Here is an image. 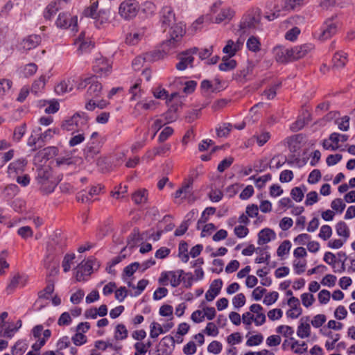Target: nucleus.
Returning a JSON list of instances; mask_svg holds the SVG:
<instances>
[{
  "label": "nucleus",
  "mask_w": 355,
  "mask_h": 355,
  "mask_svg": "<svg viewBox=\"0 0 355 355\" xmlns=\"http://www.w3.org/2000/svg\"><path fill=\"white\" fill-rule=\"evenodd\" d=\"M37 180L41 186V189L45 193L53 192L57 184L56 180L52 175V170L48 166H44L37 169Z\"/></svg>",
  "instance_id": "obj_1"
},
{
  "label": "nucleus",
  "mask_w": 355,
  "mask_h": 355,
  "mask_svg": "<svg viewBox=\"0 0 355 355\" xmlns=\"http://www.w3.org/2000/svg\"><path fill=\"white\" fill-rule=\"evenodd\" d=\"M87 116L85 113H76L72 116L64 119L61 124L62 129L71 131L74 128H80L82 131L85 128H87Z\"/></svg>",
  "instance_id": "obj_2"
},
{
  "label": "nucleus",
  "mask_w": 355,
  "mask_h": 355,
  "mask_svg": "<svg viewBox=\"0 0 355 355\" xmlns=\"http://www.w3.org/2000/svg\"><path fill=\"white\" fill-rule=\"evenodd\" d=\"M279 11L262 15L259 8H251L243 15L242 22H260L262 19L273 21L279 15Z\"/></svg>",
  "instance_id": "obj_3"
},
{
  "label": "nucleus",
  "mask_w": 355,
  "mask_h": 355,
  "mask_svg": "<svg viewBox=\"0 0 355 355\" xmlns=\"http://www.w3.org/2000/svg\"><path fill=\"white\" fill-rule=\"evenodd\" d=\"M139 8L136 0H126L121 3L119 12L125 20H130L137 15Z\"/></svg>",
  "instance_id": "obj_4"
},
{
  "label": "nucleus",
  "mask_w": 355,
  "mask_h": 355,
  "mask_svg": "<svg viewBox=\"0 0 355 355\" xmlns=\"http://www.w3.org/2000/svg\"><path fill=\"white\" fill-rule=\"evenodd\" d=\"M99 266L98 263H96L95 259H88L87 261H82L78 265L76 268V279L78 282H82L85 280V277L89 276L93 270V267Z\"/></svg>",
  "instance_id": "obj_5"
},
{
  "label": "nucleus",
  "mask_w": 355,
  "mask_h": 355,
  "mask_svg": "<svg viewBox=\"0 0 355 355\" xmlns=\"http://www.w3.org/2000/svg\"><path fill=\"white\" fill-rule=\"evenodd\" d=\"M146 31L145 26L134 24L126 36L125 43L129 45L137 44L145 35Z\"/></svg>",
  "instance_id": "obj_6"
},
{
  "label": "nucleus",
  "mask_w": 355,
  "mask_h": 355,
  "mask_svg": "<svg viewBox=\"0 0 355 355\" xmlns=\"http://www.w3.org/2000/svg\"><path fill=\"white\" fill-rule=\"evenodd\" d=\"M314 49L312 44H304L289 49L291 53V61H294L304 58Z\"/></svg>",
  "instance_id": "obj_7"
},
{
  "label": "nucleus",
  "mask_w": 355,
  "mask_h": 355,
  "mask_svg": "<svg viewBox=\"0 0 355 355\" xmlns=\"http://www.w3.org/2000/svg\"><path fill=\"white\" fill-rule=\"evenodd\" d=\"M59 134L60 130L58 128H49L44 132L41 133L37 139L31 136L28 139V144L30 146H33L39 142L44 143L49 141L53 139L55 135Z\"/></svg>",
  "instance_id": "obj_8"
},
{
  "label": "nucleus",
  "mask_w": 355,
  "mask_h": 355,
  "mask_svg": "<svg viewBox=\"0 0 355 355\" xmlns=\"http://www.w3.org/2000/svg\"><path fill=\"white\" fill-rule=\"evenodd\" d=\"M287 304L291 307L286 311L287 317L292 319L297 318L302 313L299 299L295 297H291L288 300Z\"/></svg>",
  "instance_id": "obj_9"
},
{
  "label": "nucleus",
  "mask_w": 355,
  "mask_h": 355,
  "mask_svg": "<svg viewBox=\"0 0 355 355\" xmlns=\"http://www.w3.org/2000/svg\"><path fill=\"white\" fill-rule=\"evenodd\" d=\"M94 71L99 76H107L110 73L111 66L106 59L98 58L96 60Z\"/></svg>",
  "instance_id": "obj_10"
},
{
  "label": "nucleus",
  "mask_w": 355,
  "mask_h": 355,
  "mask_svg": "<svg viewBox=\"0 0 355 355\" xmlns=\"http://www.w3.org/2000/svg\"><path fill=\"white\" fill-rule=\"evenodd\" d=\"M86 31H83L81 32L77 40L76 44H78V51L80 53H87L89 51L94 47V43L89 41V35L86 37Z\"/></svg>",
  "instance_id": "obj_11"
},
{
  "label": "nucleus",
  "mask_w": 355,
  "mask_h": 355,
  "mask_svg": "<svg viewBox=\"0 0 355 355\" xmlns=\"http://www.w3.org/2000/svg\"><path fill=\"white\" fill-rule=\"evenodd\" d=\"M185 33L186 28L184 24H168L169 37H173L180 42Z\"/></svg>",
  "instance_id": "obj_12"
},
{
  "label": "nucleus",
  "mask_w": 355,
  "mask_h": 355,
  "mask_svg": "<svg viewBox=\"0 0 355 355\" xmlns=\"http://www.w3.org/2000/svg\"><path fill=\"white\" fill-rule=\"evenodd\" d=\"M41 38L37 35H31L24 38L19 44V49L27 51L35 49L40 43Z\"/></svg>",
  "instance_id": "obj_13"
},
{
  "label": "nucleus",
  "mask_w": 355,
  "mask_h": 355,
  "mask_svg": "<svg viewBox=\"0 0 355 355\" xmlns=\"http://www.w3.org/2000/svg\"><path fill=\"white\" fill-rule=\"evenodd\" d=\"M27 164L25 159L21 158L10 163L8 166V173L10 176H15L21 174Z\"/></svg>",
  "instance_id": "obj_14"
},
{
  "label": "nucleus",
  "mask_w": 355,
  "mask_h": 355,
  "mask_svg": "<svg viewBox=\"0 0 355 355\" xmlns=\"http://www.w3.org/2000/svg\"><path fill=\"white\" fill-rule=\"evenodd\" d=\"M223 286V281L220 279H215L211 284L209 288L205 293V299L208 302L213 301L220 293Z\"/></svg>",
  "instance_id": "obj_15"
},
{
  "label": "nucleus",
  "mask_w": 355,
  "mask_h": 355,
  "mask_svg": "<svg viewBox=\"0 0 355 355\" xmlns=\"http://www.w3.org/2000/svg\"><path fill=\"white\" fill-rule=\"evenodd\" d=\"M275 58L278 62L286 63L291 61L290 49L282 46H277L273 49Z\"/></svg>",
  "instance_id": "obj_16"
},
{
  "label": "nucleus",
  "mask_w": 355,
  "mask_h": 355,
  "mask_svg": "<svg viewBox=\"0 0 355 355\" xmlns=\"http://www.w3.org/2000/svg\"><path fill=\"white\" fill-rule=\"evenodd\" d=\"M250 312L254 315V322L257 326L262 325L266 322V315L262 312L263 308L260 304H253L250 306Z\"/></svg>",
  "instance_id": "obj_17"
},
{
  "label": "nucleus",
  "mask_w": 355,
  "mask_h": 355,
  "mask_svg": "<svg viewBox=\"0 0 355 355\" xmlns=\"http://www.w3.org/2000/svg\"><path fill=\"white\" fill-rule=\"evenodd\" d=\"M180 60L176 64V69L179 71L185 70L188 67H192L194 58L191 55H187L185 52H182L178 56Z\"/></svg>",
  "instance_id": "obj_18"
},
{
  "label": "nucleus",
  "mask_w": 355,
  "mask_h": 355,
  "mask_svg": "<svg viewBox=\"0 0 355 355\" xmlns=\"http://www.w3.org/2000/svg\"><path fill=\"white\" fill-rule=\"evenodd\" d=\"M98 7V1H94L89 7L84 9L80 19H83V17L97 19L101 12L105 13V10L97 11Z\"/></svg>",
  "instance_id": "obj_19"
},
{
  "label": "nucleus",
  "mask_w": 355,
  "mask_h": 355,
  "mask_svg": "<svg viewBox=\"0 0 355 355\" xmlns=\"http://www.w3.org/2000/svg\"><path fill=\"white\" fill-rule=\"evenodd\" d=\"M336 31V26L335 24H330L322 28L320 31H316L314 34L315 37L320 40H325L331 37Z\"/></svg>",
  "instance_id": "obj_20"
},
{
  "label": "nucleus",
  "mask_w": 355,
  "mask_h": 355,
  "mask_svg": "<svg viewBox=\"0 0 355 355\" xmlns=\"http://www.w3.org/2000/svg\"><path fill=\"white\" fill-rule=\"evenodd\" d=\"M27 281L28 277L26 275L16 274L10 279V282L7 286V290L8 291H12L17 288L24 287L26 284Z\"/></svg>",
  "instance_id": "obj_21"
},
{
  "label": "nucleus",
  "mask_w": 355,
  "mask_h": 355,
  "mask_svg": "<svg viewBox=\"0 0 355 355\" xmlns=\"http://www.w3.org/2000/svg\"><path fill=\"white\" fill-rule=\"evenodd\" d=\"M102 91L101 84L94 77L92 83H90L86 93L87 98H94L98 97Z\"/></svg>",
  "instance_id": "obj_22"
},
{
  "label": "nucleus",
  "mask_w": 355,
  "mask_h": 355,
  "mask_svg": "<svg viewBox=\"0 0 355 355\" xmlns=\"http://www.w3.org/2000/svg\"><path fill=\"white\" fill-rule=\"evenodd\" d=\"M276 238V234L273 230L269 228H265L261 230L258 234V244L263 245L269 243Z\"/></svg>",
  "instance_id": "obj_23"
},
{
  "label": "nucleus",
  "mask_w": 355,
  "mask_h": 355,
  "mask_svg": "<svg viewBox=\"0 0 355 355\" xmlns=\"http://www.w3.org/2000/svg\"><path fill=\"white\" fill-rule=\"evenodd\" d=\"M61 1L67 2L68 0H57L55 1L50 3L45 8L44 11V17L46 21L52 20V17L56 14L59 10L58 4H60Z\"/></svg>",
  "instance_id": "obj_24"
},
{
  "label": "nucleus",
  "mask_w": 355,
  "mask_h": 355,
  "mask_svg": "<svg viewBox=\"0 0 355 355\" xmlns=\"http://www.w3.org/2000/svg\"><path fill=\"white\" fill-rule=\"evenodd\" d=\"M75 79L69 78L62 80L55 87V91L58 94H64L69 92L73 89Z\"/></svg>",
  "instance_id": "obj_25"
},
{
  "label": "nucleus",
  "mask_w": 355,
  "mask_h": 355,
  "mask_svg": "<svg viewBox=\"0 0 355 355\" xmlns=\"http://www.w3.org/2000/svg\"><path fill=\"white\" fill-rule=\"evenodd\" d=\"M193 180L190 179L188 182L184 184L182 186V199H186L189 202H193L196 199V197L193 194Z\"/></svg>",
  "instance_id": "obj_26"
},
{
  "label": "nucleus",
  "mask_w": 355,
  "mask_h": 355,
  "mask_svg": "<svg viewBox=\"0 0 355 355\" xmlns=\"http://www.w3.org/2000/svg\"><path fill=\"white\" fill-rule=\"evenodd\" d=\"M180 42L174 40V38H171L165 42H164L161 45V49L166 55H168L173 52H175V49L180 44Z\"/></svg>",
  "instance_id": "obj_27"
},
{
  "label": "nucleus",
  "mask_w": 355,
  "mask_h": 355,
  "mask_svg": "<svg viewBox=\"0 0 355 355\" xmlns=\"http://www.w3.org/2000/svg\"><path fill=\"white\" fill-rule=\"evenodd\" d=\"M336 234L342 239L347 241L350 236V230L347 225L343 222L340 221L336 225Z\"/></svg>",
  "instance_id": "obj_28"
},
{
  "label": "nucleus",
  "mask_w": 355,
  "mask_h": 355,
  "mask_svg": "<svg viewBox=\"0 0 355 355\" xmlns=\"http://www.w3.org/2000/svg\"><path fill=\"white\" fill-rule=\"evenodd\" d=\"M46 78L45 76H41L38 79L35 80L31 87V92L35 95L42 92L46 85Z\"/></svg>",
  "instance_id": "obj_29"
},
{
  "label": "nucleus",
  "mask_w": 355,
  "mask_h": 355,
  "mask_svg": "<svg viewBox=\"0 0 355 355\" xmlns=\"http://www.w3.org/2000/svg\"><path fill=\"white\" fill-rule=\"evenodd\" d=\"M183 274L184 271L182 270L168 271L169 282L172 287L175 288L180 285Z\"/></svg>",
  "instance_id": "obj_30"
},
{
  "label": "nucleus",
  "mask_w": 355,
  "mask_h": 355,
  "mask_svg": "<svg viewBox=\"0 0 355 355\" xmlns=\"http://www.w3.org/2000/svg\"><path fill=\"white\" fill-rule=\"evenodd\" d=\"M236 62L231 59L229 56H224L222 62L219 64L218 68L220 71H227L234 69L236 67Z\"/></svg>",
  "instance_id": "obj_31"
},
{
  "label": "nucleus",
  "mask_w": 355,
  "mask_h": 355,
  "mask_svg": "<svg viewBox=\"0 0 355 355\" xmlns=\"http://www.w3.org/2000/svg\"><path fill=\"white\" fill-rule=\"evenodd\" d=\"M161 22H173L175 21V16L171 7H164L161 11Z\"/></svg>",
  "instance_id": "obj_32"
},
{
  "label": "nucleus",
  "mask_w": 355,
  "mask_h": 355,
  "mask_svg": "<svg viewBox=\"0 0 355 355\" xmlns=\"http://www.w3.org/2000/svg\"><path fill=\"white\" fill-rule=\"evenodd\" d=\"M306 191L305 186L296 187L291 189V196L292 198L299 202H301L304 196V192Z\"/></svg>",
  "instance_id": "obj_33"
},
{
  "label": "nucleus",
  "mask_w": 355,
  "mask_h": 355,
  "mask_svg": "<svg viewBox=\"0 0 355 355\" xmlns=\"http://www.w3.org/2000/svg\"><path fill=\"white\" fill-rule=\"evenodd\" d=\"M347 62V53L344 52L336 53L333 58L334 66L336 68L343 67Z\"/></svg>",
  "instance_id": "obj_34"
},
{
  "label": "nucleus",
  "mask_w": 355,
  "mask_h": 355,
  "mask_svg": "<svg viewBox=\"0 0 355 355\" xmlns=\"http://www.w3.org/2000/svg\"><path fill=\"white\" fill-rule=\"evenodd\" d=\"M292 341L291 344V349L293 351L294 353L296 354H303L307 350V345L305 342L300 343L297 340H295L293 338H291Z\"/></svg>",
  "instance_id": "obj_35"
},
{
  "label": "nucleus",
  "mask_w": 355,
  "mask_h": 355,
  "mask_svg": "<svg viewBox=\"0 0 355 355\" xmlns=\"http://www.w3.org/2000/svg\"><path fill=\"white\" fill-rule=\"evenodd\" d=\"M147 62H155L161 59H164L166 55L163 52L162 49L155 50L145 53Z\"/></svg>",
  "instance_id": "obj_36"
},
{
  "label": "nucleus",
  "mask_w": 355,
  "mask_h": 355,
  "mask_svg": "<svg viewBox=\"0 0 355 355\" xmlns=\"http://www.w3.org/2000/svg\"><path fill=\"white\" fill-rule=\"evenodd\" d=\"M327 336L329 339L325 343V347L327 350L331 351L334 349L335 343L339 340L340 335L329 331L327 334Z\"/></svg>",
  "instance_id": "obj_37"
},
{
  "label": "nucleus",
  "mask_w": 355,
  "mask_h": 355,
  "mask_svg": "<svg viewBox=\"0 0 355 355\" xmlns=\"http://www.w3.org/2000/svg\"><path fill=\"white\" fill-rule=\"evenodd\" d=\"M156 107V103L153 100L148 101H141L136 104L135 110V111L139 112L141 110H153Z\"/></svg>",
  "instance_id": "obj_38"
},
{
  "label": "nucleus",
  "mask_w": 355,
  "mask_h": 355,
  "mask_svg": "<svg viewBox=\"0 0 355 355\" xmlns=\"http://www.w3.org/2000/svg\"><path fill=\"white\" fill-rule=\"evenodd\" d=\"M270 138V133L268 131H262L259 134L252 137L251 140H256L259 146H263Z\"/></svg>",
  "instance_id": "obj_39"
},
{
  "label": "nucleus",
  "mask_w": 355,
  "mask_h": 355,
  "mask_svg": "<svg viewBox=\"0 0 355 355\" xmlns=\"http://www.w3.org/2000/svg\"><path fill=\"white\" fill-rule=\"evenodd\" d=\"M252 27L251 24H238L237 28H234L236 31L235 34L245 38L246 35H250Z\"/></svg>",
  "instance_id": "obj_40"
},
{
  "label": "nucleus",
  "mask_w": 355,
  "mask_h": 355,
  "mask_svg": "<svg viewBox=\"0 0 355 355\" xmlns=\"http://www.w3.org/2000/svg\"><path fill=\"white\" fill-rule=\"evenodd\" d=\"M128 330L124 324H119L116 325L114 332V338L116 340H124L128 337Z\"/></svg>",
  "instance_id": "obj_41"
},
{
  "label": "nucleus",
  "mask_w": 355,
  "mask_h": 355,
  "mask_svg": "<svg viewBox=\"0 0 355 355\" xmlns=\"http://www.w3.org/2000/svg\"><path fill=\"white\" fill-rule=\"evenodd\" d=\"M164 333H166V331L159 323L153 322L150 324V336L152 338H157L159 334Z\"/></svg>",
  "instance_id": "obj_42"
},
{
  "label": "nucleus",
  "mask_w": 355,
  "mask_h": 355,
  "mask_svg": "<svg viewBox=\"0 0 355 355\" xmlns=\"http://www.w3.org/2000/svg\"><path fill=\"white\" fill-rule=\"evenodd\" d=\"M246 46L249 51L258 52L260 51L261 43L257 37L251 36L248 40Z\"/></svg>",
  "instance_id": "obj_43"
},
{
  "label": "nucleus",
  "mask_w": 355,
  "mask_h": 355,
  "mask_svg": "<svg viewBox=\"0 0 355 355\" xmlns=\"http://www.w3.org/2000/svg\"><path fill=\"white\" fill-rule=\"evenodd\" d=\"M311 327L309 323L302 322L297 331V334L301 338H305L310 336Z\"/></svg>",
  "instance_id": "obj_44"
},
{
  "label": "nucleus",
  "mask_w": 355,
  "mask_h": 355,
  "mask_svg": "<svg viewBox=\"0 0 355 355\" xmlns=\"http://www.w3.org/2000/svg\"><path fill=\"white\" fill-rule=\"evenodd\" d=\"M232 129V125L229 123H224L216 128L218 137H227Z\"/></svg>",
  "instance_id": "obj_45"
},
{
  "label": "nucleus",
  "mask_w": 355,
  "mask_h": 355,
  "mask_svg": "<svg viewBox=\"0 0 355 355\" xmlns=\"http://www.w3.org/2000/svg\"><path fill=\"white\" fill-rule=\"evenodd\" d=\"M349 116H344L335 120V123L338 125L339 130L347 131L349 129Z\"/></svg>",
  "instance_id": "obj_46"
},
{
  "label": "nucleus",
  "mask_w": 355,
  "mask_h": 355,
  "mask_svg": "<svg viewBox=\"0 0 355 355\" xmlns=\"http://www.w3.org/2000/svg\"><path fill=\"white\" fill-rule=\"evenodd\" d=\"M237 51H238L234 45V42L232 40H227L226 45L223 49V52L225 54H227L230 58L235 55Z\"/></svg>",
  "instance_id": "obj_47"
},
{
  "label": "nucleus",
  "mask_w": 355,
  "mask_h": 355,
  "mask_svg": "<svg viewBox=\"0 0 355 355\" xmlns=\"http://www.w3.org/2000/svg\"><path fill=\"white\" fill-rule=\"evenodd\" d=\"M291 248V243L290 241L285 240L278 247L277 250V256L284 257V255L288 254Z\"/></svg>",
  "instance_id": "obj_48"
},
{
  "label": "nucleus",
  "mask_w": 355,
  "mask_h": 355,
  "mask_svg": "<svg viewBox=\"0 0 355 355\" xmlns=\"http://www.w3.org/2000/svg\"><path fill=\"white\" fill-rule=\"evenodd\" d=\"M141 9L146 15H152L156 10V6L152 1H146L141 4Z\"/></svg>",
  "instance_id": "obj_49"
},
{
  "label": "nucleus",
  "mask_w": 355,
  "mask_h": 355,
  "mask_svg": "<svg viewBox=\"0 0 355 355\" xmlns=\"http://www.w3.org/2000/svg\"><path fill=\"white\" fill-rule=\"evenodd\" d=\"M27 349V344L22 340H19L15 343L12 349V355H22Z\"/></svg>",
  "instance_id": "obj_50"
},
{
  "label": "nucleus",
  "mask_w": 355,
  "mask_h": 355,
  "mask_svg": "<svg viewBox=\"0 0 355 355\" xmlns=\"http://www.w3.org/2000/svg\"><path fill=\"white\" fill-rule=\"evenodd\" d=\"M58 149L55 146H50L40 152V155L43 158L49 159L58 155Z\"/></svg>",
  "instance_id": "obj_51"
},
{
  "label": "nucleus",
  "mask_w": 355,
  "mask_h": 355,
  "mask_svg": "<svg viewBox=\"0 0 355 355\" xmlns=\"http://www.w3.org/2000/svg\"><path fill=\"white\" fill-rule=\"evenodd\" d=\"M132 200L136 204H141L147 200V192L146 190H139L132 195Z\"/></svg>",
  "instance_id": "obj_52"
},
{
  "label": "nucleus",
  "mask_w": 355,
  "mask_h": 355,
  "mask_svg": "<svg viewBox=\"0 0 355 355\" xmlns=\"http://www.w3.org/2000/svg\"><path fill=\"white\" fill-rule=\"evenodd\" d=\"M75 259L74 254H67L63 259L62 266L64 272H67L71 269V266Z\"/></svg>",
  "instance_id": "obj_53"
},
{
  "label": "nucleus",
  "mask_w": 355,
  "mask_h": 355,
  "mask_svg": "<svg viewBox=\"0 0 355 355\" xmlns=\"http://www.w3.org/2000/svg\"><path fill=\"white\" fill-rule=\"evenodd\" d=\"M263 340V336L261 334L251 336L246 341V345L248 347L257 346L260 345Z\"/></svg>",
  "instance_id": "obj_54"
},
{
  "label": "nucleus",
  "mask_w": 355,
  "mask_h": 355,
  "mask_svg": "<svg viewBox=\"0 0 355 355\" xmlns=\"http://www.w3.org/2000/svg\"><path fill=\"white\" fill-rule=\"evenodd\" d=\"M332 235V229L328 225H324L320 227L318 236L324 241L328 240Z\"/></svg>",
  "instance_id": "obj_55"
},
{
  "label": "nucleus",
  "mask_w": 355,
  "mask_h": 355,
  "mask_svg": "<svg viewBox=\"0 0 355 355\" xmlns=\"http://www.w3.org/2000/svg\"><path fill=\"white\" fill-rule=\"evenodd\" d=\"M76 163L75 157L69 155L61 156L56 159L57 166L71 165Z\"/></svg>",
  "instance_id": "obj_56"
},
{
  "label": "nucleus",
  "mask_w": 355,
  "mask_h": 355,
  "mask_svg": "<svg viewBox=\"0 0 355 355\" xmlns=\"http://www.w3.org/2000/svg\"><path fill=\"white\" fill-rule=\"evenodd\" d=\"M300 29L298 27H293L288 30L285 34V39L291 42H295L300 34Z\"/></svg>",
  "instance_id": "obj_57"
},
{
  "label": "nucleus",
  "mask_w": 355,
  "mask_h": 355,
  "mask_svg": "<svg viewBox=\"0 0 355 355\" xmlns=\"http://www.w3.org/2000/svg\"><path fill=\"white\" fill-rule=\"evenodd\" d=\"M234 16V11L230 8L223 9L216 17V20L222 21L223 20H231Z\"/></svg>",
  "instance_id": "obj_58"
},
{
  "label": "nucleus",
  "mask_w": 355,
  "mask_h": 355,
  "mask_svg": "<svg viewBox=\"0 0 355 355\" xmlns=\"http://www.w3.org/2000/svg\"><path fill=\"white\" fill-rule=\"evenodd\" d=\"M222 344L217 340L212 341L211 343H209V345L207 347V351L209 353H212L214 354H220L222 351Z\"/></svg>",
  "instance_id": "obj_59"
},
{
  "label": "nucleus",
  "mask_w": 355,
  "mask_h": 355,
  "mask_svg": "<svg viewBox=\"0 0 355 355\" xmlns=\"http://www.w3.org/2000/svg\"><path fill=\"white\" fill-rule=\"evenodd\" d=\"M347 139L348 136L347 135H341L337 132H333L329 136V140L336 146H339L338 143L340 141L345 142Z\"/></svg>",
  "instance_id": "obj_60"
},
{
  "label": "nucleus",
  "mask_w": 355,
  "mask_h": 355,
  "mask_svg": "<svg viewBox=\"0 0 355 355\" xmlns=\"http://www.w3.org/2000/svg\"><path fill=\"white\" fill-rule=\"evenodd\" d=\"M171 150V145L168 144H164L163 146L155 147L153 149L151 153L153 156L157 155H162L169 152Z\"/></svg>",
  "instance_id": "obj_61"
},
{
  "label": "nucleus",
  "mask_w": 355,
  "mask_h": 355,
  "mask_svg": "<svg viewBox=\"0 0 355 355\" xmlns=\"http://www.w3.org/2000/svg\"><path fill=\"white\" fill-rule=\"evenodd\" d=\"M59 103L55 100H50L48 101V106L45 108L44 112L46 114H54L59 110Z\"/></svg>",
  "instance_id": "obj_62"
},
{
  "label": "nucleus",
  "mask_w": 355,
  "mask_h": 355,
  "mask_svg": "<svg viewBox=\"0 0 355 355\" xmlns=\"http://www.w3.org/2000/svg\"><path fill=\"white\" fill-rule=\"evenodd\" d=\"M37 70V66L35 63H29L23 69V74L25 77L33 76Z\"/></svg>",
  "instance_id": "obj_63"
},
{
  "label": "nucleus",
  "mask_w": 355,
  "mask_h": 355,
  "mask_svg": "<svg viewBox=\"0 0 355 355\" xmlns=\"http://www.w3.org/2000/svg\"><path fill=\"white\" fill-rule=\"evenodd\" d=\"M306 266V260H295L293 261V267L296 274L300 275L305 271Z\"/></svg>",
  "instance_id": "obj_64"
}]
</instances>
